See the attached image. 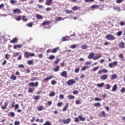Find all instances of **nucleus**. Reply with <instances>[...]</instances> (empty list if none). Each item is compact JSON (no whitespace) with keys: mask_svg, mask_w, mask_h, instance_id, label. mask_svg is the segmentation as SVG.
<instances>
[{"mask_svg":"<svg viewBox=\"0 0 125 125\" xmlns=\"http://www.w3.org/2000/svg\"><path fill=\"white\" fill-rule=\"evenodd\" d=\"M28 85L29 86H35L36 87H37V86L39 85V82H36L35 83H30Z\"/></svg>","mask_w":125,"mask_h":125,"instance_id":"5","label":"nucleus"},{"mask_svg":"<svg viewBox=\"0 0 125 125\" xmlns=\"http://www.w3.org/2000/svg\"><path fill=\"white\" fill-rule=\"evenodd\" d=\"M50 24V21H45L42 22V25L43 26H44L45 25H49Z\"/></svg>","mask_w":125,"mask_h":125,"instance_id":"20","label":"nucleus"},{"mask_svg":"<svg viewBox=\"0 0 125 125\" xmlns=\"http://www.w3.org/2000/svg\"><path fill=\"white\" fill-rule=\"evenodd\" d=\"M97 86L98 87H103V86H104V83L97 84Z\"/></svg>","mask_w":125,"mask_h":125,"instance_id":"28","label":"nucleus"},{"mask_svg":"<svg viewBox=\"0 0 125 125\" xmlns=\"http://www.w3.org/2000/svg\"><path fill=\"white\" fill-rule=\"evenodd\" d=\"M67 98L69 99V100H71V99H75V96L72 95H68L67 96Z\"/></svg>","mask_w":125,"mask_h":125,"instance_id":"34","label":"nucleus"},{"mask_svg":"<svg viewBox=\"0 0 125 125\" xmlns=\"http://www.w3.org/2000/svg\"><path fill=\"white\" fill-rule=\"evenodd\" d=\"M9 57H10V55H9L8 54H6L5 55V59H6L7 60H8V59H9Z\"/></svg>","mask_w":125,"mask_h":125,"instance_id":"41","label":"nucleus"},{"mask_svg":"<svg viewBox=\"0 0 125 125\" xmlns=\"http://www.w3.org/2000/svg\"><path fill=\"white\" fill-rule=\"evenodd\" d=\"M52 79H53V76L51 75L49 77H47V78H45L44 79V82H47V81H49V80H51Z\"/></svg>","mask_w":125,"mask_h":125,"instance_id":"15","label":"nucleus"},{"mask_svg":"<svg viewBox=\"0 0 125 125\" xmlns=\"http://www.w3.org/2000/svg\"><path fill=\"white\" fill-rule=\"evenodd\" d=\"M122 34H123V32L121 31H120L117 33V36H118V37H120V36H122Z\"/></svg>","mask_w":125,"mask_h":125,"instance_id":"40","label":"nucleus"},{"mask_svg":"<svg viewBox=\"0 0 125 125\" xmlns=\"http://www.w3.org/2000/svg\"><path fill=\"white\" fill-rule=\"evenodd\" d=\"M101 58V55L100 54H98L97 55V56H95L93 58V60H97L98 59H99V58Z\"/></svg>","mask_w":125,"mask_h":125,"instance_id":"16","label":"nucleus"},{"mask_svg":"<svg viewBox=\"0 0 125 125\" xmlns=\"http://www.w3.org/2000/svg\"><path fill=\"white\" fill-rule=\"evenodd\" d=\"M21 16H20L18 17H17V18L16 19V20H17V21H20V20H21Z\"/></svg>","mask_w":125,"mask_h":125,"instance_id":"56","label":"nucleus"},{"mask_svg":"<svg viewBox=\"0 0 125 125\" xmlns=\"http://www.w3.org/2000/svg\"><path fill=\"white\" fill-rule=\"evenodd\" d=\"M15 2H16V0H10V3L11 4H14V3H15Z\"/></svg>","mask_w":125,"mask_h":125,"instance_id":"50","label":"nucleus"},{"mask_svg":"<svg viewBox=\"0 0 125 125\" xmlns=\"http://www.w3.org/2000/svg\"><path fill=\"white\" fill-rule=\"evenodd\" d=\"M13 13L16 14L18 13V14H20V13H21V10H20V9H15L13 10Z\"/></svg>","mask_w":125,"mask_h":125,"instance_id":"6","label":"nucleus"},{"mask_svg":"<svg viewBox=\"0 0 125 125\" xmlns=\"http://www.w3.org/2000/svg\"><path fill=\"white\" fill-rule=\"evenodd\" d=\"M69 39H70V37L66 36V37H62L63 42H66V41H69Z\"/></svg>","mask_w":125,"mask_h":125,"instance_id":"26","label":"nucleus"},{"mask_svg":"<svg viewBox=\"0 0 125 125\" xmlns=\"http://www.w3.org/2000/svg\"><path fill=\"white\" fill-rule=\"evenodd\" d=\"M59 66L57 65L55 66V68H54V72H58V71H59Z\"/></svg>","mask_w":125,"mask_h":125,"instance_id":"30","label":"nucleus"},{"mask_svg":"<svg viewBox=\"0 0 125 125\" xmlns=\"http://www.w3.org/2000/svg\"><path fill=\"white\" fill-rule=\"evenodd\" d=\"M102 99L101 98L96 97L95 98V101H101Z\"/></svg>","mask_w":125,"mask_h":125,"instance_id":"57","label":"nucleus"},{"mask_svg":"<svg viewBox=\"0 0 125 125\" xmlns=\"http://www.w3.org/2000/svg\"><path fill=\"white\" fill-rule=\"evenodd\" d=\"M22 20L23 21V22H26V21H28V19L26 18V16H23L22 17Z\"/></svg>","mask_w":125,"mask_h":125,"instance_id":"37","label":"nucleus"},{"mask_svg":"<svg viewBox=\"0 0 125 125\" xmlns=\"http://www.w3.org/2000/svg\"><path fill=\"white\" fill-rule=\"evenodd\" d=\"M40 98H41V96H36L34 97V99H35V100H40Z\"/></svg>","mask_w":125,"mask_h":125,"instance_id":"39","label":"nucleus"},{"mask_svg":"<svg viewBox=\"0 0 125 125\" xmlns=\"http://www.w3.org/2000/svg\"><path fill=\"white\" fill-rule=\"evenodd\" d=\"M27 26L28 27H33V22H30V23L27 24Z\"/></svg>","mask_w":125,"mask_h":125,"instance_id":"51","label":"nucleus"},{"mask_svg":"<svg viewBox=\"0 0 125 125\" xmlns=\"http://www.w3.org/2000/svg\"><path fill=\"white\" fill-rule=\"evenodd\" d=\"M57 82L56 81H55V80H53L51 81V84H52V85H54V84H56Z\"/></svg>","mask_w":125,"mask_h":125,"instance_id":"53","label":"nucleus"},{"mask_svg":"<svg viewBox=\"0 0 125 125\" xmlns=\"http://www.w3.org/2000/svg\"><path fill=\"white\" fill-rule=\"evenodd\" d=\"M85 65H90L91 64V62L87 61L85 62Z\"/></svg>","mask_w":125,"mask_h":125,"instance_id":"62","label":"nucleus"},{"mask_svg":"<svg viewBox=\"0 0 125 125\" xmlns=\"http://www.w3.org/2000/svg\"><path fill=\"white\" fill-rule=\"evenodd\" d=\"M38 111H42L43 110V106L42 105H40L38 107Z\"/></svg>","mask_w":125,"mask_h":125,"instance_id":"36","label":"nucleus"},{"mask_svg":"<svg viewBox=\"0 0 125 125\" xmlns=\"http://www.w3.org/2000/svg\"><path fill=\"white\" fill-rule=\"evenodd\" d=\"M55 58V56L54 55H50L49 57H48V59L49 60H53V59H54Z\"/></svg>","mask_w":125,"mask_h":125,"instance_id":"35","label":"nucleus"},{"mask_svg":"<svg viewBox=\"0 0 125 125\" xmlns=\"http://www.w3.org/2000/svg\"><path fill=\"white\" fill-rule=\"evenodd\" d=\"M120 91H121V92L122 93H124V92H125V88H124V87L122 88L121 89Z\"/></svg>","mask_w":125,"mask_h":125,"instance_id":"64","label":"nucleus"},{"mask_svg":"<svg viewBox=\"0 0 125 125\" xmlns=\"http://www.w3.org/2000/svg\"><path fill=\"white\" fill-rule=\"evenodd\" d=\"M14 125H20V122H19V121H16L14 122Z\"/></svg>","mask_w":125,"mask_h":125,"instance_id":"55","label":"nucleus"},{"mask_svg":"<svg viewBox=\"0 0 125 125\" xmlns=\"http://www.w3.org/2000/svg\"><path fill=\"white\" fill-rule=\"evenodd\" d=\"M81 48H82V49H86V48H87V45H83L81 46Z\"/></svg>","mask_w":125,"mask_h":125,"instance_id":"44","label":"nucleus"},{"mask_svg":"<svg viewBox=\"0 0 125 125\" xmlns=\"http://www.w3.org/2000/svg\"><path fill=\"white\" fill-rule=\"evenodd\" d=\"M66 83L68 85H72L74 83H76V81L74 79H70Z\"/></svg>","mask_w":125,"mask_h":125,"instance_id":"3","label":"nucleus"},{"mask_svg":"<svg viewBox=\"0 0 125 125\" xmlns=\"http://www.w3.org/2000/svg\"><path fill=\"white\" fill-rule=\"evenodd\" d=\"M36 17L37 19H42V18H43L42 16L40 15L39 14H36Z\"/></svg>","mask_w":125,"mask_h":125,"instance_id":"23","label":"nucleus"},{"mask_svg":"<svg viewBox=\"0 0 125 125\" xmlns=\"http://www.w3.org/2000/svg\"><path fill=\"white\" fill-rule=\"evenodd\" d=\"M91 8H95L96 9H99V5H92L91 6Z\"/></svg>","mask_w":125,"mask_h":125,"instance_id":"25","label":"nucleus"},{"mask_svg":"<svg viewBox=\"0 0 125 125\" xmlns=\"http://www.w3.org/2000/svg\"><path fill=\"white\" fill-rule=\"evenodd\" d=\"M78 118L79 119L80 121H81L82 122H84V121H85V118L83 117L82 115H79L78 116Z\"/></svg>","mask_w":125,"mask_h":125,"instance_id":"17","label":"nucleus"},{"mask_svg":"<svg viewBox=\"0 0 125 125\" xmlns=\"http://www.w3.org/2000/svg\"><path fill=\"white\" fill-rule=\"evenodd\" d=\"M84 1L85 2H93V1H94V0H84Z\"/></svg>","mask_w":125,"mask_h":125,"instance_id":"54","label":"nucleus"},{"mask_svg":"<svg viewBox=\"0 0 125 125\" xmlns=\"http://www.w3.org/2000/svg\"><path fill=\"white\" fill-rule=\"evenodd\" d=\"M24 57L25 58H29V57H33V56H35V53H29L28 52H25L24 53Z\"/></svg>","mask_w":125,"mask_h":125,"instance_id":"1","label":"nucleus"},{"mask_svg":"<svg viewBox=\"0 0 125 125\" xmlns=\"http://www.w3.org/2000/svg\"><path fill=\"white\" fill-rule=\"evenodd\" d=\"M120 25L121 26H125V21H121V22H120Z\"/></svg>","mask_w":125,"mask_h":125,"instance_id":"59","label":"nucleus"},{"mask_svg":"<svg viewBox=\"0 0 125 125\" xmlns=\"http://www.w3.org/2000/svg\"><path fill=\"white\" fill-rule=\"evenodd\" d=\"M123 1H124V0H116L117 3H121V2H123Z\"/></svg>","mask_w":125,"mask_h":125,"instance_id":"52","label":"nucleus"},{"mask_svg":"<svg viewBox=\"0 0 125 125\" xmlns=\"http://www.w3.org/2000/svg\"><path fill=\"white\" fill-rule=\"evenodd\" d=\"M62 122L64 125H68L69 123H71V118H67L62 120Z\"/></svg>","mask_w":125,"mask_h":125,"instance_id":"4","label":"nucleus"},{"mask_svg":"<svg viewBox=\"0 0 125 125\" xmlns=\"http://www.w3.org/2000/svg\"><path fill=\"white\" fill-rule=\"evenodd\" d=\"M94 107H101V104L100 103H96L94 104Z\"/></svg>","mask_w":125,"mask_h":125,"instance_id":"27","label":"nucleus"},{"mask_svg":"<svg viewBox=\"0 0 125 125\" xmlns=\"http://www.w3.org/2000/svg\"><path fill=\"white\" fill-rule=\"evenodd\" d=\"M66 13H67L68 14H70L71 13H73V11L72 10H67L65 11Z\"/></svg>","mask_w":125,"mask_h":125,"instance_id":"48","label":"nucleus"},{"mask_svg":"<svg viewBox=\"0 0 125 125\" xmlns=\"http://www.w3.org/2000/svg\"><path fill=\"white\" fill-rule=\"evenodd\" d=\"M80 8H81V7H77V6H74V7H73L72 8V10L76 11V10H78L80 9Z\"/></svg>","mask_w":125,"mask_h":125,"instance_id":"24","label":"nucleus"},{"mask_svg":"<svg viewBox=\"0 0 125 125\" xmlns=\"http://www.w3.org/2000/svg\"><path fill=\"white\" fill-rule=\"evenodd\" d=\"M110 88H111V86L109 84H107L106 85V89H110Z\"/></svg>","mask_w":125,"mask_h":125,"instance_id":"60","label":"nucleus"},{"mask_svg":"<svg viewBox=\"0 0 125 125\" xmlns=\"http://www.w3.org/2000/svg\"><path fill=\"white\" fill-rule=\"evenodd\" d=\"M69 106V104H66L64 107H63V108L62 109V111L63 112H64V111H66V110H67V108H68V107Z\"/></svg>","mask_w":125,"mask_h":125,"instance_id":"38","label":"nucleus"},{"mask_svg":"<svg viewBox=\"0 0 125 125\" xmlns=\"http://www.w3.org/2000/svg\"><path fill=\"white\" fill-rule=\"evenodd\" d=\"M42 125H51V123L49 121H46L45 123Z\"/></svg>","mask_w":125,"mask_h":125,"instance_id":"43","label":"nucleus"},{"mask_svg":"<svg viewBox=\"0 0 125 125\" xmlns=\"http://www.w3.org/2000/svg\"><path fill=\"white\" fill-rule=\"evenodd\" d=\"M76 47H77L76 44H73L71 46V48H72V49L74 48H76Z\"/></svg>","mask_w":125,"mask_h":125,"instance_id":"63","label":"nucleus"},{"mask_svg":"<svg viewBox=\"0 0 125 125\" xmlns=\"http://www.w3.org/2000/svg\"><path fill=\"white\" fill-rule=\"evenodd\" d=\"M7 105H8V104L6 102H5L4 105L1 106V109L2 110H4V109H6V107H7Z\"/></svg>","mask_w":125,"mask_h":125,"instance_id":"19","label":"nucleus"},{"mask_svg":"<svg viewBox=\"0 0 125 125\" xmlns=\"http://www.w3.org/2000/svg\"><path fill=\"white\" fill-rule=\"evenodd\" d=\"M88 68H89V67H88V66H84L82 68L81 71H85V69H88Z\"/></svg>","mask_w":125,"mask_h":125,"instance_id":"33","label":"nucleus"},{"mask_svg":"<svg viewBox=\"0 0 125 125\" xmlns=\"http://www.w3.org/2000/svg\"><path fill=\"white\" fill-rule=\"evenodd\" d=\"M33 63L34 62L32 60H30L27 62V64H28V65H33Z\"/></svg>","mask_w":125,"mask_h":125,"instance_id":"46","label":"nucleus"},{"mask_svg":"<svg viewBox=\"0 0 125 125\" xmlns=\"http://www.w3.org/2000/svg\"><path fill=\"white\" fill-rule=\"evenodd\" d=\"M93 57H94V53H90L88 56V59H92V58L93 59Z\"/></svg>","mask_w":125,"mask_h":125,"instance_id":"14","label":"nucleus"},{"mask_svg":"<svg viewBox=\"0 0 125 125\" xmlns=\"http://www.w3.org/2000/svg\"><path fill=\"white\" fill-rule=\"evenodd\" d=\"M59 61H60V59H57V60H56L54 61V63H55V64H58V62H59Z\"/></svg>","mask_w":125,"mask_h":125,"instance_id":"58","label":"nucleus"},{"mask_svg":"<svg viewBox=\"0 0 125 125\" xmlns=\"http://www.w3.org/2000/svg\"><path fill=\"white\" fill-rule=\"evenodd\" d=\"M55 96V92L54 91H52L49 93V96L50 97H52V96Z\"/></svg>","mask_w":125,"mask_h":125,"instance_id":"31","label":"nucleus"},{"mask_svg":"<svg viewBox=\"0 0 125 125\" xmlns=\"http://www.w3.org/2000/svg\"><path fill=\"white\" fill-rule=\"evenodd\" d=\"M115 79H117V75L113 74L111 76V80L113 81V80H115Z\"/></svg>","mask_w":125,"mask_h":125,"instance_id":"32","label":"nucleus"},{"mask_svg":"<svg viewBox=\"0 0 125 125\" xmlns=\"http://www.w3.org/2000/svg\"><path fill=\"white\" fill-rule=\"evenodd\" d=\"M38 80L37 77H33L30 79L31 82H34V81H37Z\"/></svg>","mask_w":125,"mask_h":125,"instance_id":"45","label":"nucleus"},{"mask_svg":"<svg viewBox=\"0 0 125 125\" xmlns=\"http://www.w3.org/2000/svg\"><path fill=\"white\" fill-rule=\"evenodd\" d=\"M51 3H52V0H46L45 4L46 5H51Z\"/></svg>","mask_w":125,"mask_h":125,"instance_id":"9","label":"nucleus"},{"mask_svg":"<svg viewBox=\"0 0 125 125\" xmlns=\"http://www.w3.org/2000/svg\"><path fill=\"white\" fill-rule=\"evenodd\" d=\"M101 79L103 81H105V80H107L108 79V75L106 74H104L101 76Z\"/></svg>","mask_w":125,"mask_h":125,"instance_id":"12","label":"nucleus"},{"mask_svg":"<svg viewBox=\"0 0 125 125\" xmlns=\"http://www.w3.org/2000/svg\"><path fill=\"white\" fill-rule=\"evenodd\" d=\"M119 46L120 48H125V42H121L119 44Z\"/></svg>","mask_w":125,"mask_h":125,"instance_id":"13","label":"nucleus"},{"mask_svg":"<svg viewBox=\"0 0 125 125\" xmlns=\"http://www.w3.org/2000/svg\"><path fill=\"white\" fill-rule=\"evenodd\" d=\"M59 50V47H56V48L53 49L51 50V53H56L57 52V51Z\"/></svg>","mask_w":125,"mask_h":125,"instance_id":"10","label":"nucleus"},{"mask_svg":"<svg viewBox=\"0 0 125 125\" xmlns=\"http://www.w3.org/2000/svg\"><path fill=\"white\" fill-rule=\"evenodd\" d=\"M62 102H59L57 104V106L58 107H61V106H62Z\"/></svg>","mask_w":125,"mask_h":125,"instance_id":"61","label":"nucleus"},{"mask_svg":"<svg viewBox=\"0 0 125 125\" xmlns=\"http://www.w3.org/2000/svg\"><path fill=\"white\" fill-rule=\"evenodd\" d=\"M10 80H13V81H16V79H17V77H16V76H15L14 75H12L10 76Z\"/></svg>","mask_w":125,"mask_h":125,"instance_id":"18","label":"nucleus"},{"mask_svg":"<svg viewBox=\"0 0 125 125\" xmlns=\"http://www.w3.org/2000/svg\"><path fill=\"white\" fill-rule=\"evenodd\" d=\"M74 122H75V123H79L80 122L79 118L75 117L74 118Z\"/></svg>","mask_w":125,"mask_h":125,"instance_id":"47","label":"nucleus"},{"mask_svg":"<svg viewBox=\"0 0 125 125\" xmlns=\"http://www.w3.org/2000/svg\"><path fill=\"white\" fill-rule=\"evenodd\" d=\"M61 76L64 78H67V71H64L61 73Z\"/></svg>","mask_w":125,"mask_h":125,"instance_id":"11","label":"nucleus"},{"mask_svg":"<svg viewBox=\"0 0 125 125\" xmlns=\"http://www.w3.org/2000/svg\"><path fill=\"white\" fill-rule=\"evenodd\" d=\"M100 116H102L104 118H105L106 117V114L105 113V111H102L101 112V114H100Z\"/></svg>","mask_w":125,"mask_h":125,"instance_id":"21","label":"nucleus"},{"mask_svg":"<svg viewBox=\"0 0 125 125\" xmlns=\"http://www.w3.org/2000/svg\"><path fill=\"white\" fill-rule=\"evenodd\" d=\"M10 43H15L18 42V38L15 37L10 41Z\"/></svg>","mask_w":125,"mask_h":125,"instance_id":"8","label":"nucleus"},{"mask_svg":"<svg viewBox=\"0 0 125 125\" xmlns=\"http://www.w3.org/2000/svg\"><path fill=\"white\" fill-rule=\"evenodd\" d=\"M114 10H117L118 11H121V8L120 7L118 6H114L113 7Z\"/></svg>","mask_w":125,"mask_h":125,"instance_id":"29","label":"nucleus"},{"mask_svg":"<svg viewBox=\"0 0 125 125\" xmlns=\"http://www.w3.org/2000/svg\"><path fill=\"white\" fill-rule=\"evenodd\" d=\"M98 69H99V66H96L93 68V71L96 72Z\"/></svg>","mask_w":125,"mask_h":125,"instance_id":"42","label":"nucleus"},{"mask_svg":"<svg viewBox=\"0 0 125 125\" xmlns=\"http://www.w3.org/2000/svg\"><path fill=\"white\" fill-rule=\"evenodd\" d=\"M10 116H11V117H12L13 118V117H15V113L13 112H11L10 113Z\"/></svg>","mask_w":125,"mask_h":125,"instance_id":"49","label":"nucleus"},{"mask_svg":"<svg viewBox=\"0 0 125 125\" xmlns=\"http://www.w3.org/2000/svg\"><path fill=\"white\" fill-rule=\"evenodd\" d=\"M117 88H118V86L117 85V84H115L113 86L112 91H116V90H117Z\"/></svg>","mask_w":125,"mask_h":125,"instance_id":"22","label":"nucleus"},{"mask_svg":"<svg viewBox=\"0 0 125 125\" xmlns=\"http://www.w3.org/2000/svg\"><path fill=\"white\" fill-rule=\"evenodd\" d=\"M23 46V45L21 44H19L17 45H14L13 46L14 49H17V48H21Z\"/></svg>","mask_w":125,"mask_h":125,"instance_id":"7","label":"nucleus"},{"mask_svg":"<svg viewBox=\"0 0 125 125\" xmlns=\"http://www.w3.org/2000/svg\"><path fill=\"white\" fill-rule=\"evenodd\" d=\"M105 38L106 40H108V41H114V40H116V38H115V36H114L112 34H107Z\"/></svg>","mask_w":125,"mask_h":125,"instance_id":"2","label":"nucleus"}]
</instances>
